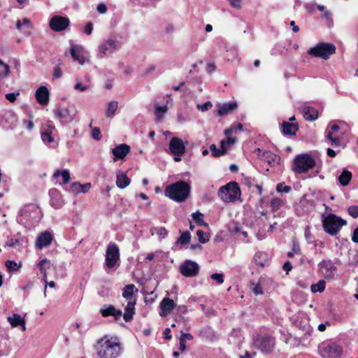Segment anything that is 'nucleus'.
<instances>
[{
  "mask_svg": "<svg viewBox=\"0 0 358 358\" xmlns=\"http://www.w3.org/2000/svg\"><path fill=\"white\" fill-rule=\"evenodd\" d=\"M99 358H117L121 353L120 343L117 338L99 339L94 346Z\"/></svg>",
  "mask_w": 358,
  "mask_h": 358,
  "instance_id": "nucleus-1",
  "label": "nucleus"
},
{
  "mask_svg": "<svg viewBox=\"0 0 358 358\" xmlns=\"http://www.w3.org/2000/svg\"><path fill=\"white\" fill-rule=\"evenodd\" d=\"M190 189L191 187L188 183L179 180L168 185L164 190V194L175 201L182 202L189 196Z\"/></svg>",
  "mask_w": 358,
  "mask_h": 358,
  "instance_id": "nucleus-2",
  "label": "nucleus"
},
{
  "mask_svg": "<svg viewBox=\"0 0 358 358\" xmlns=\"http://www.w3.org/2000/svg\"><path fill=\"white\" fill-rule=\"evenodd\" d=\"M322 224L324 231L331 236L337 235L347 222L341 217L332 213L322 214Z\"/></svg>",
  "mask_w": 358,
  "mask_h": 358,
  "instance_id": "nucleus-3",
  "label": "nucleus"
},
{
  "mask_svg": "<svg viewBox=\"0 0 358 358\" xmlns=\"http://www.w3.org/2000/svg\"><path fill=\"white\" fill-rule=\"evenodd\" d=\"M315 160L308 154H300L292 162V171L296 173H304L315 166Z\"/></svg>",
  "mask_w": 358,
  "mask_h": 358,
  "instance_id": "nucleus-4",
  "label": "nucleus"
},
{
  "mask_svg": "<svg viewBox=\"0 0 358 358\" xmlns=\"http://www.w3.org/2000/svg\"><path fill=\"white\" fill-rule=\"evenodd\" d=\"M252 343L254 347L260 350L264 355H270L273 352L275 339L267 334H257L253 336Z\"/></svg>",
  "mask_w": 358,
  "mask_h": 358,
  "instance_id": "nucleus-5",
  "label": "nucleus"
},
{
  "mask_svg": "<svg viewBox=\"0 0 358 358\" xmlns=\"http://www.w3.org/2000/svg\"><path fill=\"white\" fill-rule=\"evenodd\" d=\"M218 196L226 203L233 202L241 196V189L236 182L232 181L220 188Z\"/></svg>",
  "mask_w": 358,
  "mask_h": 358,
  "instance_id": "nucleus-6",
  "label": "nucleus"
},
{
  "mask_svg": "<svg viewBox=\"0 0 358 358\" xmlns=\"http://www.w3.org/2000/svg\"><path fill=\"white\" fill-rule=\"evenodd\" d=\"M335 52L336 46L330 43H319L308 51L309 55L325 60L329 59L330 56Z\"/></svg>",
  "mask_w": 358,
  "mask_h": 358,
  "instance_id": "nucleus-7",
  "label": "nucleus"
},
{
  "mask_svg": "<svg viewBox=\"0 0 358 358\" xmlns=\"http://www.w3.org/2000/svg\"><path fill=\"white\" fill-rule=\"evenodd\" d=\"M319 352L323 358H342L343 348L336 342L327 341L319 346Z\"/></svg>",
  "mask_w": 358,
  "mask_h": 358,
  "instance_id": "nucleus-8",
  "label": "nucleus"
},
{
  "mask_svg": "<svg viewBox=\"0 0 358 358\" xmlns=\"http://www.w3.org/2000/svg\"><path fill=\"white\" fill-rule=\"evenodd\" d=\"M120 262V250L117 245L110 243L106 252V266L108 268H113Z\"/></svg>",
  "mask_w": 358,
  "mask_h": 358,
  "instance_id": "nucleus-9",
  "label": "nucleus"
},
{
  "mask_svg": "<svg viewBox=\"0 0 358 358\" xmlns=\"http://www.w3.org/2000/svg\"><path fill=\"white\" fill-rule=\"evenodd\" d=\"M340 127L338 124H334L329 125L326 129V138L329 140V143L334 148L344 147L342 145L341 138L338 134Z\"/></svg>",
  "mask_w": 358,
  "mask_h": 358,
  "instance_id": "nucleus-10",
  "label": "nucleus"
},
{
  "mask_svg": "<svg viewBox=\"0 0 358 358\" xmlns=\"http://www.w3.org/2000/svg\"><path fill=\"white\" fill-rule=\"evenodd\" d=\"M181 274L185 277H194L199 271V264L192 260H185L180 267Z\"/></svg>",
  "mask_w": 358,
  "mask_h": 358,
  "instance_id": "nucleus-11",
  "label": "nucleus"
},
{
  "mask_svg": "<svg viewBox=\"0 0 358 358\" xmlns=\"http://www.w3.org/2000/svg\"><path fill=\"white\" fill-rule=\"evenodd\" d=\"M69 19L60 15L53 16L49 23L50 27L55 31H62L66 29L69 25Z\"/></svg>",
  "mask_w": 358,
  "mask_h": 358,
  "instance_id": "nucleus-12",
  "label": "nucleus"
},
{
  "mask_svg": "<svg viewBox=\"0 0 358 358\" xmlns=\"http://www.w3.org/2000/svg\"><path fill=\"white\" fill-rule=\"evenodd\" d=\"M318 267L322 275L327 279H332L337 269L331 260H322L319 263Z\"/></svg>",
  "mask_w": 358,
  "mask_h": 358,
  "instance_id": "nucleus-13",
  "label": "nucleus"
},
{
  "mask_svg": "<svg viewBox=\"0 0 358 358\" xmlns=\"http://www.w3.org/2000/svg\"><path fill=\"white\" fill-rule=\"evenodd\" d=\"M169 149L174 155H182L185 152V146L182 140L178 137H173L170 140Z\"/></svg>",
  "mask_w": 358,
  "mask_h": 358,
  "instance_id": "nucleus-14",
  "label": "nucleus"
},
{
  "mask_svg": "<svg viewBox=\"0 0 358 358\" xmlns=\"http://www.w3.org/2000/svg\"><path fill=\"white\" fill-rule=\"evenodd\" d=\"M54 113L57 117L64 123L71 122L75 117V113H71L67 108H61L59 106H55Z\"/></svg>",
  "mask_w": 358,
  "mask_h": 358,
  "instance_id": "nucleus-15",
  "label": "nucleus"
},
{
  "mask_svg": "<svg viewBox=\"0 0 358 358\" xmlns=\"http://www.w3.org/2000/svg\"><path fill=\"white\" fill-rule=\"evenodd\" d=\"M117 49V42L113 39H108L99 45V57L102 58L104 55L113 53Z\"/></svg>",
  "mask_w": 358,
  "mask_h": 358,
  "instance_id": "nucleus-16",
  "label": "nucleus"
},
{
  "mask_svg": "<svg viewBox=\"0 0 358 358\" xmlns=\"http://www.w3.org/2000/svg\"><path fill=\"white\" fill-rule=\"evenodd\" d=\"M130 150V146L125 143L115 146L112 149V153L114 155L113 161L123 159L129 153Z\"/></svg>",
  "mask_w": 358,
  "mask_h": 358,
  "instance_id": "nucleus-17",
  "label": "nucleus"
},
{
  "mask_svg": "<svg viewBox=\"0 0 358 358\" xmlns=\"http://www.w3.org/2000/svg\"><path fill=\"white\" fill-rule=\"evenodd\" d=\"M36 99L38 103L45 106L49 102V92L46 87L41 86L36 91Z\"/></svg>",
  "mask_w": 358,
  "mask_h": 358,
  "instance_id": "nucleus-18",
  "label": "nucleus"
},
{
  "mask_svg": "<svg viewBox=\"0 0 358 358\" xmlns=\"http://www.w3.org/2000/svg\"><path fill=\"white\" fill-rule=\"evenodd\" d=\"M176 306L173 299L164 298L160 303L161 312L159 315L162 317L166 316Z\"/></svg>",
  "mask_w": 358,
  "mask_h": 358,
  "instance_id": "nucleus-19",
  "label": "nucleus"
},
{
  "mask_svg": "<svg viewBox=\"0 0 358 358\" xmlns=\"http://www.w3.org/2000/svg\"><path fill=\"white\" fill-rule=\"evenodd\" d=\"M52 241V236L50 232L45 231L41 234L36 241V246L42 249L45 247L48 246Z\"/></svg>",
  "mask_w": 358,
  "mask_h": 358,
  "instance_id": "nucleus-20",
  "label": "nucleus"
},
{
  "mask_svg": "<svg viewBox=\"0 0 358 358\" xmlns=\"http://www.w3.org/2000/svg\"><path fill=\"white\" fill-rule=\"evenodd\" d=\"M70 53L73 60L78 62L80 64L85 63L83 48L78 45H72L70 48Z\"/></svg>",
  "mask_w": 358,
  "mask_h": 358,
  "instance_id": "nucleus-21",
  "label": "nucleus"
},
{
  "mask_svg": "<svg viewBox=\"0 0 358 358\" xmlns=\"http://www.w3.org/2000/svg\"><path fill=\"white\" fill-rule=\"evenodd\" d=\"M100 312L103 317L113 316L115 320H117L122 316V311L116 309L112 305L101 309Z\"/></svg>",
  "mask_w": 358,
  "mask_h": 358,
  "instance_id": "nucleus-22",
  "label": "nucleus"
},
{
  "mask_svg": "<svg viewBox=\"0 0 358 358\" xmlns=\"http://www.w3.org/2000/svg\"><path fill=\"white\" fill-rule=\"evenodd\" d=\"M282 131L285 135H295L299 129L297 123H292L284 121L282 124Z\"/></svg>",
  "mask_w": 358,
  "mask_h": 358,
  "instance_id": "nucleus-23",
  "label": "nucleus"
},
{
  "mask_svg": "<svg viewBox=\"0 0 358 358\" xmlns=\"http://www.w3.org/2000/svg\"><path fill=\"white\" fill-rule=\"evenodd\" d=\"M262 158L266 161L271 166H273L275 164H279L280 157L273 154L270 151H265L262 155Z\"/></svg>",
  "mask_w": 358,
  "mask_h": 358,
  "instance_id": "nucleus-24",
  "label": "nucleus"
},
{
  "mask_svg": "<svg viewBox=\"0 0 358 358\" xmlns=\"http://www.w3.org/2000/svg\"><path fill=\"white\" fill-rule=\"evenodd\" d=\"M236 108V103H225L219 106L217 115L220 116L227 115L229 114L231 112H232L234 110H235Z\"/></svg>",
  "mask_w": 358,
  "mask_h": 358,
  "instance_id": "nucleus-25",
  "label": "nucleus"
},
{
  "mask_svg": "<svg viewBox=\"0 0 358 358\" xmlns=\"http://www.w3.org/2000/svg\"><path fill=\"white\" fill-rule=\"evenodd\" d=\"M135 305H136V300L131 301H129L125 308H124V313L123 315V318L125 320V322H129L132 320L133 315L135 313Z\"/></svg>",
  "mask_w": 358,
  "mask_h": 358,
  "instance_id": "nucleus-26",
  "label": "nucleus"
},
{
  "mask_svg": "<svg viewBox=\"0 0 358 358\" xmlns=\"http://www.w3.org/2000/svg\"><path fill=\"white\" fill-rule=\"evenodd\" d=\"M8 321L13 327H17L18 326H22V329L23 331H25V329H26L25 320L19 314H14L13 315V317H9Z\"/></svg>",
  "mask_w": 358,
  "mask_h": 358,
  "instance_id": "nucleus-27",
  "label": "nucleus"
},
{
  "mask_svg": "<svg viewBox=\"0 0 358 358\" xmlns=\"http://www.w3.org/2000/svg\"><path fill=\"white\" fill-rule=\"evenodd\" d=\"M129 178L123 173H119L117 174L116 185L120 189L127 187L130 184Z\"/></svg>",
  "mask_w": 358,
  "mask_h": 358,
  "instance_id": "nucleus-28",
  "label": "nucleus"
},
{
  "mask_svg": "<svg viewBox=\"0 0 358 358\" xmlns=\"http://www.w3.org/2000/svg\"><path fill=\"white\" fill-rule=\"evenodd\" d=\"M303 117L308 121L315 120L317 118V111L310 106H306L303 109Z\"/></svg>",
  "mask_w": 358,
  "mask_h": 358,
  "instance_id": "nucleus-29",
  "label": "nucleus"
},
{
  "mask_svg": "<svg viewBox=\"0 0 358 358\" xmlns=\"http://www.w3.org/2000/svg\"><path fill=\"white\" fill-rule=\"evenodd\" d=\"M227 149L224 141H221V149H217L215 144L210 145V150L212 155L215 157L224 155L226 153Z\"/></svg>",
  "mask_w": 358,
  "mask_h": 358,
  "instance_id": "nucleus-30",
  "label": "nucleus"
},
{
  "mask_svg": "<svg viewBox=\"0 0 358 358\" xmlns=\"http://www.w3.org/2000/svg\"><path fill=\"white\" fill-rule=\"evenodd\" d=\"M352 176L350 171L344 169L338 176V181L342 186H347L351 180Z\"/></svg>",
  "mask_w": 358,
  "mask_h": 358,
  "instance_id": "nucleus-31",
  "label": "nucleus"
},
{
  "mask_svg": "<svg viewBox=\"0 0 358 358\" xmlns=\"http://www.w3.org/2000/svg\"><path fill=\"white\" fill-rule=\"evenodd\" d=\"M62 176V180H63V184H66L69 182L70 180V173L68 170L66 169H64V170H62V171H59V170H57L54 174H53V178H57L59 177V176Z\"/></svg>",
  "mask_w": 358,
  "mask_h": 358,
  "instance_id": "nucleus-32",
  "label": "nucleus"
},
{
  "mask_svg": "<svg viewBox=\"0 0 358 358\" xmlns=\"http://www.w3.org/2000/svg\"><path fill=\"white\" fill-rule=\"evenodd\" d=\"M134 288L135 285L134 284L126 285L123 289L122 296L127 300L131 299L134 295Z\"/></svg>",
  "mask_w": 358,
  "mask_h": 358,
  "instance_id": "nucleus-33",
  "label": "nucleus"
},
{
  "mask_svg": "<svg viewBox=\"0 0 358 358\" xmlns=\"http://www.w3.org/2000/svg\"><path fill=\"white\" fill-rule=\"evenodd\" d=\"M118 106V102L116 101H112L108 103V108L106 110V116L108 117H113L115 113V111Z\"/></svg>",
  "mask_w": 358,
  "mask_h": 358,
  "instance_id": "nucleus-34",
  "label": "nucleus"
},
{
  "mask_svg": "<svg viewBox=\"0 0 358 358\" xmlns=\"http://www.w3.org/2000/svg\"><path fill=\"white\" fill-rule=\"evenodd\" d=\"M192 217L195 222L200 226L208 227V224L203 221V214L196 211L192 214Z\"/></svg>",
  "mask_w": 358,
  "mask_h": 358,
  "instance_id": "nucleus-35",
  "label": "nucleus"
},
{
  "mask_svg": "<svg viewBox=\"0 0 358 358\" xmlns=\"http://www.w3.org/2000/svg\"><path fill=\"white\" fill-rule=\"evenodd\" d=\"M191 235L189 231H185L181 234L180 236L178 238V239L176 241V245H186L190 241Z\"/></svg>",
  "mask_w": 358,
  "mask_h": 358,
  "instance_id": "nucleus-36",
  "label": "nucleus"
},
{
  "mask_svg": "<svg viewBox=\"0 0 358 358\" xmlns=\"http://www.w3.org/2000/svg\"><path fill=\"white\" fill-rule=\"evenodd\" d=\"M326 282L324 280H319L317 283L313 284L310 287L313 293L322 292L325 289Z\"/></svg>",
  "mask_w": 358,
  "mask_h": 358,
  "instance_id": "nucleus-37",
  "label": "nucleus"
},
{
  "mask_svg": "<svg viewBox=\"0 0 358 358\" xmlns=\"http://www.w3.org/2000/svg\"><path fill=\"white\" fill-rule=\"evenodd\" d=\"M285 204V202L283 201V200L279 199V198H277V197H275V198H273L271 200V203H270V206L271 208V210L273 211H277L278 210H279L283 205Z\"/></svg>",
  "mask_w": 358,
  "mask_h": 358,
  "instance_id": "nucleus-38",
  "label": "nucleus"
},
{
  "mask_svg": "<svg viewBox=\"0 0 358 358\" xmlns=\"http://www.w3.org/2000/svg\"><path fill=\"white\" fill-rule=\"evenodd\" d=\"M10 72V67L8 64L0 59V78L6 77Z\"/></svg>",
  "mask_w": 358,
  "mask_h": 358,
  "instance_id": "nucleus-39",
  "label": "nucleus"
},
{
  "mask_svg": "<svg viewBox=\"0 0 358 358\" xmlns=\"http://www.w3.org/2000/svg\"><path fill=\"white\" fill-rule=\"evenodd\" d=\"M8 272H13L18 270L20 266L18 265L15 261L8 260L5 264Z\"/></svg>",
  "mask_w": 358,
  "mask_h": 358,
  "instance_id": "nucleus-40",
  "label": "nucleus"
},
{
  "mask_svg": "<svg viewBox=\"0 0 358 358\" xmlns=\"http://www.w3.org/2000/svg\"><path fill=\"white\" fill-rule=\"evenodd\" d=\"M301 249H300V246H299V243L294 241L293 244H292V250L287 253V256L289 258H292L294 255H301Z\"/></svg>",
  "mask_w": 358,
  "mask_h": 358,
  "instance_id": "nucleus-41",
  "label": "nucleus"
},
{
  "mask_svg": "<svg viewBox=\"0 0 358 358\" xmlns=\"http://www.w3.org/2000/svg\"><path fill=\"white\" fill-rule=\"evenodd\" d=\"M50 264H51L49 260H48L46 258L41 260L38 264V266L40 268L41 273L46 271V270L50 268Z\"/></svg>",
  "mask_w": 358,
  "mask_h": 358,
  "instance_id": "nucleus-42",
  "label": "nucleus"
},
{
  "mask_svg": "<svg viewBox=\"0 0 358 358\" xmlns=\"http://www.w3.org/2000/svg\"><path fill=\"white\" fill-rule=\"evenodd\" d=\"M168 108L166 106H157L155 107V115L158 119H161L164 114L166 113Z\"/></svg>",
  "mask_w": 358,
  "mask_h": 358,
  "instance_id": "nucleus-43",
  "label": "nucleus"
},
{
  "mask_svg": "<svg viewBox=\"0 0 358 358\" xmlns=\"http://www.w3.org/2000/svg\"><path fill=\"white\" fill-rule=\"evenodd\" d=\"M291 189L290 186L285 185L284 183H279L276 186V191L279 193H289Z\"/></svg>",
  "mask_w": 358,
  "mask_h": 358,
  "instance_id": "nucleus-44",
  "label": "nucleus"
},
{
  "mask_svg": "<svg viewBox=\"0 0 358 358\" xmlns=\"http://www.w3.org/2000/svg\"><path fill=\"white\" fill-rule=\"evenodd\" d=\"M61 64H62V61L59 59V60H58L57 65L54 69V71H53V74H52L53 79H57V78H59L62 77V72L59 67V66Z\"/></svg>",
  "mask_w": 358,
  "mask_h": 358,
  "instance_id": "nucleus-45",
  "label": "nucleus"
},
{
  "mask_svg": "<svg viewBox=\"0 0 358 358\" xmlns=\"http://www.w3.org/2000/svg\"><path fill=\"white\" fill-rule=\"evenodd\" d=\"M154 231L162 238H164L168 235V231L163 227L155 228Z\"/></svg>",
  "mask_w": 358,
  "mask_h": 358,
  "instance_id": "nucleus-46",
  "label": "nucleus"
},
{
  "mask_svg": "<svg viewBox=\"0 0 358 358\" xmlns=\"http://www.w3.org/2000/svg\"><path fill=\"white\" fill-rule=\"evenodd\" d=\"M212 106H213L212 103L210 101H208L203 104H197L196 108L199 110L204 112V111H207V110H210L212 108Z\"/></svg>",
  "mask_w": 358,
  "mask_h": 358,
  "instance_id": "nucleus-47",
  "label": "nucleus"
},
{
  "mask_svg": "<svg viewBox=\"0 0 358 358\" xmlns=\"http://www.w3.org/2000/svg\"><path fill=\"white\" fill-rule=\"evenodd\" d=\"M196 235L199 238V241L201 243H206L209 241L208 237L207 236L205 237V233L201 229L197 230Z\"/></svg>",
  "mask_w": 358,
  "mask_h": 358,
  "instance_id": "nucleus-48",
  "label": "nucleus"
},
{
  "mask_svg": "<svg viewBox=\"0 0 358 358\" xmlns=\"http://www.w3.org/2000/svg\"><path fill=\"white\" fill-rule=\"evenodd\" d=\"M348 213L353 218L358 217V206H350L348 208Z\"/></svg>",
  "mask_w": 358,
  "mask_h": 358,
  "instance_id": "nucleus-49",
  "label": "nucleus"
},
{
  "mask_svg": "<svg viewBox=\"0 0 358 358\" xmlns=\"http://www.w3.org/2000/svg\"><path fill=\"white\" fill-rule=\"evenodd\" d=\"M41 138L43 142L50 143L53 142V138L50 132L45 131L41 134Z\"/></svg>",
  "mask_w": 358,
  "mask_h": 358,
  "instance_id": "nucleus-50",
  "label": "nucleus"
},
{
  "mask_svg": "<svg viewBox=\"0 0 358 358\" xmlns=\"http://www.w3.org/2000/svg\"><path fill=\"white\" fill-rule=\"evenodd\" d=\"M211 279L215 280L218 284H222L224 282V275L222 273H213L210 275Z\"/></svg>",
  "mask_w": 358,
  "mask_h": 358,
  "instance_id": "nucleus-51",
  "label": "nucleus"
},
{
  "mask_svg": "<svg viewBox=\"0 0 358 358\" xmlns=\"http://www.w3.org/2000/svg\"><path fill=\"white\" fill-rule=\"evenodd\" d=\"M92 137L96 141H99L101 138V131L99 127L93 128L92 130Z\"/></svg>",
  "mask_w": 358,
  "mask_h": 358,
  "instance_id": "nucleus-52",
  "label": "nucleus"
},
{
  "mask_svg": "<svg viewBox=\"0 0 358 358\" xmlns=\"http://www.w3.org/2000/svg\"><path fill=\"white\" fill-rule=\"evenodd\" d=\"M233 231H234V232L235 234H238V233H239V234H241L244 238L248 237V233H247V231H243V230L242 229V227H241V226H240V225H238V224H236V225L234 227V228Z\"/></svg>",
  "mask_w": 358,
  "mask_h": 358,
  "instance_id": "nucleus-53",
  "label": "nucleus"
},
{
  "mask_svg": "<svg viewBox=\"0 0 358 358\" xmlns=\"http://www.w3.org/2000/svg\"><path fill=\"white\" fill-rule=\"evenodd\" d=\"M20 95V92L17 93H8L6 94V98L7 100H8L10 102L13 103L15 100L17 96Z\"/></svg>",
  "mask_w": 358,
  "mask_h": 358,
  "instance_id": "nucleus-54",
  "label": "nucleus"
},
{
  "mask_svg": "<svg viewBox=\"0 0 358 358\" xmlns=\"http://www.w3.org/2000/svg\"><path fill=\"white\" fill-rule=\"evenodd\" d=\"M81 187V184H80L79 182H73L71 185V190L73 193H79L80 192V188Z\"/></svg>",
  "mask_w": 358,
  "mask_h": 358,
  "instance_id": "nucleus-55",
  "label": "nucleus"
},
{
  "mask_svg": "<svg viewBox=\"0 0 358 358\" xmlns=\"http://www.w3.org/2000/svg\"><path fill=\"white\" fill-rule=\"evenodd\" d=\"M230 5L235 8L239 9L241 8L242 0H227Z\"/></svg>",
  "mask_w": 358,
  "mask_h": 358,
  "instance_id": "nucleus-56",
  "label": "nucleus"
},
{
  "mask_svg": "<svg viewBox=\"0 0 358 358\" xmlns=\"http://www.w3.org/2000/svg\"><path fill=\"white\" fill-rule=\"evenodd\" d=\"M316 6H317L315 3H306L304 5V7H305V9L306 10V11L310 14H312L315 12Z\"/></svg>",
  "mask_w": 358,
  "mask_h": 358,
  "instance_id": "nucleus-57",
  "label": "nucleus"
},
{
  "mask_svg": "<svg viewBox=\"0 0 358 358\" xmlns=\"http://www.w3.org/2000/svg\"><path fill=\"white\" fill-rule=\"evenodd\" d=\"M96 9L99 13L104 14L107 11V6H106L105 3H101L98 4Z\"/></svg>",
  "mask_w": 358,
  "mask_h": 358,
  "instance_id": "nucleus-58",
  "label": "nucleus"
},
{
  "mask_svg": "<svg viewBox=\"0 0 358 358\" xmlns=\"http://www.w3.org/2000/svg\"><path fill=\"white\" fill-rule=\"evenodd\" d=\"M93 30V24L91 22L87 23L85 27V32L87 35H90Z\"/></svg>",
  "mask_w": 358,
  "mask_h": 358,
  "instance_id": "nucleus-59",
  "label": "nucleus"
},
{
  "mask_svg": "<svg viewBox=\"0 0 358 358\" xmlns=\"http://www.w3.org/2000/svg\"><path fill=\"white\" fill-rule=\"evenodd\" d=\"M88 87V85H83L80 83H77L74 86V88L76 90H79L80 92L85 91Z\"/></svg>",
  "mask_w": 358,
  "mask_h": 358,
  "instance_id": "nucleus-60",
  "label": "nucleus"
},
{
  "mask_svg": "<svg viewBox=\"0 0 358 358\" xmlns=\"http://www.w3.org/2000/svg\"><path fill=\"white\" fill-rule=\"evenodd\" d=\"M252 291H253V292L256 295L262 294H263V291H262V287H261V285L259 284L255 285V286L252 289Z\"/></svg>",
  "mask_w": 358,
  "mask_h": 358,
  "instance_id": "nucleus-61",
  "label": "nucleus"
},
{
  "mask_svg": "<svg viewBox=\"0 0 358 358\" xmlns=\"http://www.w3.org/2000/svg\"><path fill=\"white\" fill-rule=\"evenodd\" d=\"M283 269L286 271L287 274L292 269V263L289 261L285 262Z\"/></svg>",
  "mask_w": 358,
  "mask_h": 358,
  "instance_id": "nucleus-62",
  "label": "nucleus"
},
{
  "mask_svg": "<svg viewBox=\"0 0 358 358\" xmlns=\"http://www.w3.org/2000/svg\"><path fill=\"white\" fill-rule=\"evenodd\" d=\"M163 334H164V338L166 340H170L172 337L171 334V329L169 328H166L164 330Z\"/></svg>",
  "mask_w": 358,
  "mask_h": 358,
  "instance_id": "nucleus-63",
  "label": "nucleus"
},
{
  "mask_svg": "<svg viewBox=\"0 0 358 358\" xmlns=\"http://www.w3.org/2000/svg\"><path fill=\"white\" fill-rule=\"evenodd\" d=\"M352 241L354 243H358V227L355 229L352 236Z\"/></svg>",
  "mask_w": 358,
  "mask_h": 358,
  "instance_id": "nucleus-64",
  "label": "nucleus"
}]
</instances>
